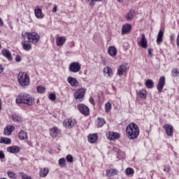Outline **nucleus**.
<instances>
[{
    "label": "nucleus",
    "instance_id": "680f3d73",
    "mask_svg": "<svg viewBox=\"0 0 179 179\" xmlns=\"http://www.w3.org/2000/svg\"><path fill=\"white\" fill-rule=\"evenodd\" d=\"M0 33H1V31H0Z\"/></svg>",
    "mask_w": 179,
    "mask_h": 179
},
{
    "label": "nucleus",
    "instance_id": "3c124183",
    "mask_svg": "<svg viewBox=\"0 0 179 179\" xmlns=\"http://www.w3.org/2000/svg\"><path fill=\"white\" fill-rule=\"evenodd\" d=\"M86 2H90V5H93V2L94 0H85Z\"/></svg>",
    "mask_w": 179,
    "mask_h": 179
},
{
    "label": "nucleus",
    "instance_id": "49530a36",
    "mask_svg": "<svg viewBox=\"0 0 179 179\" xmlns=\"http://www.w3.org/2000/svg\"><path fill=\"white\" fill-rule=\"evenodd\" d=\"M164 171H165L166 173H169L170 171V166H165V168L164 169Z\"/></svg>",
    "mask_w": 179,
    "mask_h": 179
},
{
    "label": "nucleus",
    "instance_id": "6e6d98bb",
    "mask_svg": "<svg viewBox=\"0 0 179 179\" xmlns=\"http://www.w3.org/2000/svg\"><path fill=\"white\" fill-rule=\"evenodd\" d=\"M2 110V101L0 99V111Z\"/></svg>",
    "mask_w": 179,
    "mask_h": 179
},
{
    "label": "nucleus",
    "instance_id": "f3484780",
    "mask_svg": "<svg viewBox=\"0 0 179 179\" xmlns=\"http://www.w3.org/2000/svg\"><path fill=\"white\" fill-rule=\"evenodd\" d=\"M66 41V38L64 36H59L56 39V44L58 47H62L65 42Z\"/></svg>",
    "mask_w": 179,
    "mask_h": 179
},
{
    "label": "nucleus",
    "instance_id": "58836bf2",
    "mask_svg": "<svg viewBox=\"0 0 179 179\" xmlns=\"http://www.w3.org/2000/svg\"><path fill=\"white\" fill-rule=\"evenodd\" d=\"M65 158H61L59 159V165L60 166V167H65Z\"/></svg>",
    "mask_w": 179,
    "mask_h": 179
},
{
    "label": "nucleus",
    "instance_id": "7ed1b4c3",
    "mask_svg": "<svg viewBox=\"0 0 179 179\" xmlns=\"http://www.w3.org/2000/svg\"><path fill=\"white\" fill-rule=\"evenodd\" d=\"M17 80L22 87H26L30 85V77L26 72H20L17 76Z\"/></svg>",
    "mask_w": 179,
    "mask_h": 179
},
{
    "label": "nucleus",
    "instance_id": "393cba45",
    "mask_svg": "<svg viewBox=\"0 0 179 179\" xmlns=\"http://www.w3.org/2000/svg\"><path fill=\"white\" fill-rule=\"evenodd\" d=\"M18 138L20 141H24V139H27V133L23 130H21L18 134Z\"/></svg>",
    "mask_w": 179,
    "mask_h": 179
},
{
    "label": "nucleus",
    "instance_id": "aec40b11",
    "mask_svg": "<svg viewBox=\"0 0 179 179\" xmlns=\"http://www.w3.org/2000/svg\"><path fill=\"white\" fill-rule=\"evenodd\" d=\"M99 139V136L97 134H90L88 136V142L90 143H96V141Z\"/></svg>",
    "mask_w": 179,
    "mask_h": 179
},
{
    "label": "nucleus",
    "instance_id": "a878e982",
    "mask_svg": "<svg viewBox=\"0 0 179 179\" xmlns=\"http://www.w3.org/2000/svg\"><path fill=\"white\" fill-rule=\"evenodd\" d=\"M22 46L24 51H30L31 49V45L27 42H22Z\"/></svg>",
    "mask_w": 179,
    "mask_h": 179
},
{
    "label": "nucleus",
    "instance_id": "de8ad7c7",
    "mask_svg": "<svg viewBox=\"0 0 179 179\" xmlns=\"http://www.w3.org/2000/svg\"><path fill=\"white\" fill-rule=\"evenodd\" d=\"M90 103L94 106L96 103H94V99L92 97L90 98Z\"/></svg>",
    "mask_w": 179,
    "mask_h": 179
},
{
    "label": "nucleus",
    "instance_id": "052dcab7",
    "mask_svg": "<svg viewBox=\"0 0 179 179\" xmlns=\"http://www.w3.org/2000/svg\"><path fill=\"white\" fill-rule=\"evenodd\" d=\"M0 179H6V178H0Z\"/></svg>",
    "mask_w": 179,
    "mask_h": 179
},
{
    "label": "nucleus",
    "instance_id": "8fccbe9b",
    "mask_svg": "<svg viewBox=\"0 0 179 179\" xmlns=\"http://www.w3.org/2000/svg\"><path fill=\"white\" fill-rule=\"evenodd\" d=\"M148 55L150 57H153V54H152V49H148Z\"/></svg>",
    "mask_w": 179,
    "mask_h": 179
},
{
    "label": "nucleus",
    "instance_id": "dca6fc26",
    "mask_svg": "<svg viewBox=\"0 0 179 179\" xmlns=\"http://www.w3.org/2000/svg\"><path fill=\"white\" fill-rule=\"evenodd\" d=\"M131 29H132V26L131 24H126L122 26V34H129V31H131Z\"/></svg>",
    "mask_w": 179,
    "mask_h": 179
},
{
    "label": "nucleus",
    "instance_id": "4be33fe9",
    "mask_svg": "<svg viewBox=\"0 0 179 179\" xmlns=\"http://www.w3.org/2000/svg\"><path fill=\"white\" fill-rule=\"evenodd\" d=\"M164 36V32L162 30H160L158 33L157 37V44H162L163 42V36Z\"/></svg>",
    "mask_w": 179,
    "mask_h": 179
},
{
    "label": "nucleus",
    "instance_id": "6ab92c4d",
    "mask_svg": "<svg viewBox=\"0 0 179 179\" xmlns=\"http://www.w3.org/2000/svg\"><path fill=\"white\" fill-rule=\"evenodd\" d=\"M1 54L3 57H6L8 61H12V54L8 49H3L1 50Z\"/></svg>",
    "mask_w": 179,
    "mask_h": 179
},
{
    "label": "nucleus",
    "instance_id": "79ce46f5",
    "mask_svg": "<svg viewBox=\"0 0 179 179\" xmlns=\"http://www.w3.org/2000/svg\"><path fill=\"white\" fill-rule=\"evenodd\" d=\"M172 75L173 76H179V71L177 69H173L172 71Z\"/></svg>",
    "mask_w": 179,
    "mask_h": 179
},
{
    "label": "nucleus",
    "instance_id": "a18cd8bd",
    "mask_svg": "<svg viewBox=\"0 0 179 179\" xmlns=\"http://www.w3.org/2000/svg\"><path fill=\"white\" fill-rule=\"evenodd\" d=\"M15 61L16 62H20V61H22V57L19 55H17L15 57Z\"/></svg>",
    "mask_w": 179,
    "mask_h": 179
},
{
    "label": "nucleus",
    "instance_id": "2eb2a0df",
    "mask_svg": "<svg viewBox=\"0 0 179 179\" xmlns=\"http://www.w3.org/2000/svg\"><path fill=\"white\" fill-rule=\"evenodd\" d=\"M67 82L69 83V85H71V86H72V87H76L78 86V85H79V81H78L76 78L71 76L67 78Z\"/></svg>",
    "mask_w": 179,
    "mask_h": 179
},
{
    "label": "nucleus",
    "instance_id": "bb28decb",
    "mask_svg": "<svg viewBox=\"0 0 179 179\" xmlns=\"http://www.w3.org/2000/svg\"><path fill=\"white\" fill-rule=\"evenodd\" d=\"M103 73H106L107 75H108V76L110 77L113 76V69H111L110 66H106L103 68Z\"/></svg>",
    "mask_w": 179,
    "mask_h": 179
},
{
    "label": "nucleus",
    "instance_id": "b1692460",
    "mask_svg": "<svg viewBox=\"0 0 179 179\" xmlns=\"http://www.w3.org/2000/svg\"><path fill=\"white\" fill-rule=\"evenodd\" d=\"M117 169H110L106 171V176L107 177H113L114 176H117Z\"/></svg>",
    "mask_w": 179,
    "mask_h": 179
},
{
    "label": "nucleus",
    "instance_id": "bf43d9fd",
    "mask_svg": "<svg viewBox=\"0 0 179 179\" xmlns=\"http://www.w3.org/2000/svg\"><path fill=\"white\" fill-rule=\"evenodd\" d=\"M1 48H2V46H1V44H0V50H1Z\"/></svg>",
    "mask_w": 179,
    "mask_h": 179
},
{
    "label": "nucleus",
    "instance_id": "603ef678",
    "mask_svg": "<svg viewBox=\"0 0 179 179\" xmlns=\"http://www.w3.org/2000/svg\"><path fill=\"white\" fill-rule=\"evenodd\" d=\"M3 72V67H2V65H0V73H2Z\"/></svg>",
    "mask_w": 179,
    "mask_h": 179
},
{
    "label": "nucleus",
    "instance_id": "5701e85b",
    "mask_svg": "<svg viewBox=\"0 0 179 179\" xmlns=\"http://www.w3.org/2000/svg\"><path fill=\"white\" fill-rule=\"evenodd\" d=\"M108 52L110 57H115L117 55V48L115 46H110L108 49Z\"/></svg>",
    "mask_w": 179,
    "mask_h": 179
},
{
    "label": "nucleus",
    "instance_id": "72a5a7b5",
    "mask_svg": "<svg viewBox=\"0 0 179 179\" xmlns=\"http://www.w3.org/2000/svg\"><path fill=\"white\" fill-rule=\"evenodd\" d=\"M125 173L126 175L131 176V177H132V176H134L135 173V171H134V169L132 168H127L125 170Z\"/></svg>",
    "mask_w": 179,
    "mask_h": 179
},
{
    "label": "nucleus",
    "instance_id": "09e8293b",
    "mask_svg": "<svg viewBox=\"0 0 179 179\" xmlns=\"http://www.w3.org/2000/svg\"><path fill=\"white\" fill-rule=\"evenodd\" d=\"M176 45L178 48H179V34H178L177 38H176Z\"/></svg>",
    "mask_w": 179,
    "mask_h": 179
},
{
    "label": "nucleus",
    "instance_id": "f704fd0d",
    "mask_svg": "<svg viewBox=\"0 0 179 179\" xmlns=\"http://www.w3.org/2000/svg\"><path fill=\"white\" fill-rule=\"evenodd\" d=\"M12 118L14 122H22V117L17 115H13Z\"/></svg>",
    "mask_w": 179,
    "mask_h": 179
},
{
    "label": "nucleus",
    "instance_id": "4d7b16f0",
    "mask_svg": "<svg viewBox=\"0 0 179 179\" xmlns=\"http://www.w3.org/2000/svg\"><path fill=\"white\" fill-rule=\"evenodd\" d=\"M117 2H124V0H117Z\"/></svg>",
    "mask_w": 179,
    "mask_h": 179
},
{
    "label": "nucleus",
    "instance_id": "0eeeda50",
    "mask_svg": "<svg viewBox=\"0 0 179 179\" xmlns=\"http://www.w3.org/2000/svg\"><path fill=\"white\" fill-rule=\"evenodd\" d=\"M165 85H166V78L164 76L160 77L158 81V84L157 85V89L159 93H162V92L163 91V87H164Z\"/></svg>",
    "mask_w": 179,
    "mask_h": 179
},
{
    "label": "nucleus",
    "instance_id": "f8f14e48",
    "mask_svg": "<svg viewBox=\"0 0 179 179\" xmlns=\"http://www.w3.org/2000/svg\"><path fill=\"white\" fill-rule=\"evenodd\" d=\"M34 13H35V16H36V17H37V19H43V17H44V14L43 13L41 8L38 6H37L35 8Z\"/></svg>",
    "mask_w": 179,
    "mask_h": 179
},
{
    "label": "nucleus",
    "instance_id": "7c9ffc66",
    "mask_svg": "<svg viewBox=\"0 0 179 179\" xmlns=\"http://www.w3.org/2000/svg\"><path fill=\"white\" fill-rule=\"evenodd\" d=\"M48 168H44V169H41L40 171V177H47V174H48Z\"/></svg>",
    "mask_w": 179,
    "mask_h": 179
},
{
    "label": "nucleus",
    "instance_id": "423d86ee",
    "mask_svg": "<svg viewBox=\"0 0 179 179\" xmlns=\"http://www.w3.org/2000/svg\"><path fill=\"white\" fill-rule=\"evenodd\" d=\"M78 108L81 114H83L85 117H87V115L90 114V109H89V107L83 103L78 105Z\"/></svg>",
    "mask_w": 179,
    "mask_h": 179
},
{
    "label": "nucleus",
    "instance_id": "a211bd4d",
    "mask_svg": "<svg viewBox=\"0 0 179 179\" xmlns=\"http://www.w3.org/2000/svg\"><path fill=\"white\" fill-rule=\"evenodd\" d=\"M13 131H15V126L8 125L6 127V129H4L3 134L8 136L12 135Z\"/></svg>",
    "mask_w": 179,
    "mask_h": 179
},
{
    "label": "nucleus",
    "instance_id": "c85d7f7f",
    "mask_svg": "<svg viewBox=\"0 0 179 179\" xmlns=\"http://www.w3.org/2000/svg\"><path fill=\"white\" fill-rule=\"evenodd\" d=\"M50 135L52 138H56L58 135V129L57 127H52L50 129Z\"/></svg>",
    "mask_w": 179,
    "mask_h": 179
},
{
    "label": "nucleus",
    "instance_id": "a19ab883",
    "mask_svg": "<svg viewBox=\"0 0 179 179\" xmlns=\"http://www.w3.org/2000/svg\"><path fill=\"white\" fill-rule=\"evenodd\" d=\"M106 112L108 113L111 110V103L110 102H108L105 105Z\"/></svg>",
    "mask_w": 179,
    "mask_h": 179
},
{
    "label": "nucleus",
    "instance_id": "39448f33",
    "mask_svg": "<svg viewBox=\"0 0 179 179\" xmlns=\"http://www.w3.org/2000/svg\"><path fill=\"white\" fill-rule=\"evenodd\" d=\"M69 69L70 72H73V73H77V72H79L80 71V64L78 62H72L69 67Z\"/></svg>",
    "mask_w": 179,
    "mask_h": 179
},
{
    "label": "nucleus",
    "instance_id": "c9c22d12",
    "mask_svg": "<svg viewBox=\"0 0 179 179\" xmlns=\"http://www.w3.org/2000/svg\"><path fill=\"white\" fill-rule=\"evenodd\" d=\"M7 175L8 176L9 178L10 179H17V175L16 173L12 172V171H8Z\"/></svg>",
    "mask_w": 179,
    "mask_h": 179
},
{
    "label": "nucleus",
    "instance_id": "20e7f679",
    "mask_svg": "<svg viewBox=\"0 0 179 179\" xmlns=\"http://www.w3.org/2000/svg\"><path fill=\"white\" fill-rule=\"evenodd\" d=\"M25 36L29 43H31L32 44H36V43L40 41V35L36 32H26Z\"/></svg>",
    "mask_w": 179,
    "mask_h": 179
},
{
    "label": "nucleus",
    "instance_id": "ea45409f",
    "mask_svg": "<svg viewBox=\"0 0 179 179\" xmlns=\"http://www.w3.org/2000/svg\"><path fill=\"white\" fill-rule=\"evenodd\" d=\"M66 162H68L69 163H73V157H72V155H68L66 157Z\"/></svg>",
    "mask_w": 179,
    "mask_h": 179
},
{
    "label": "nucleus",
    "instance_id": "e433bc0d",
    "mask_svg": "<svg viewBox=\"0 0 179 179\" xmlns=\"http://www.w3.org/2000/svg\"><path fill=\"white\" fill-rule=\"evenodd\" d=\"M11 142L12 141L8 138H1L0 141V143H4L5 145H9Z\"/></svg>",
    "mask_w": 179,
    "mask_h": 179
},
{
    "label": "nucleus",
    "instance_id": "5fc2aeb1",
    "mask_svg": "<svg viewBox=\"0 0 179 179\" xmlns=\"http://www.w3.org/2000/svg\"><path fill=\"white\" fill-rule=\"evenodd\" d=\"M52 12H57V6L53 8Z\"/></svg>",
    "mask_w": 179,
    "mask_h": 179
},
{
    "label": "nucleus",
    "instance_id": "9b49d317",
    "mask_svg": "<svg viewBox=\"0 0 179 179\" xmlns=\"http://www.w3.org/2000/svg\"><path fill=\"white\" fill-rule=\"evenodd\" d=\"M106 136L109 141H116L117 139H120V134L113 131L109 132V134H106Z\"/></svg>",
    "mask_w": 179,
    "mask_h": 179
},
{
    "label": "nucleus",
    "instance_id": "412c9836",
    "mask_svg": "<svg viewBox=\"0 0 179 179\" xmlns=\"http://www.w3.org/2000/svg\"><path fill=\"white\" fill-rule=\"evenodd\" d=\"M7 152L9 153H19L20 148L19 146H10L7 148Z\"/></svg>",
    "mask_w": 179,
    "mask_h": 179
},
{
    "label": "nucleus",
    "instance_id": "2f4dec72",
    "mask_svg": "<svg viewBox=\"0 0 179 179\" xmlns=\"http://www.w3.org/2000/svg\"><path fill=\"white\" fill-rule=\"evenodd\" d=\"M145 86L148 87V89H153L155 86V83H153V80H148L145 82Z\"/></svg>",
    "mask_w": 179,
    "mask_h": 179
},
{
    "label": "nucleus",
    "instance_id": "f03ea898",
    "mask_svg": "<svg viewBox=\"0 0 179 179\" xmlns=\"http://www.w3.org/2000/svg\"><path fill=\"white\" fill-rule=\"evenodd\" d=\"M17 104H27L33 106L34 104V98L30 94H20L15 99Z\"/></svg>",
    "mask_w": 179,
    "mask_h": 179
},
{
    "label": "nucleus",
    "instance_id": "4468645a",
    "mask_svg": "<svg viewBox=\"0 0 179 179\" xmlns=\"http://www.w3.org/2000/svg\"><path fill=\"white\" fill-rule=\"evenodd\" d=\"M139 45L143 48H148V40L145 36V34H141V38L140 43H138Z\"/></svg>",
    "mask_w": 179,
    "mask_h": 179
},
{
    "label": "nucleus",
    "instance_id": "6e6552de",
    "mask_svg": "<svg viewBox=\"0 0 179 179\" xmlns=\"http://www.w3.org/2000/svg\"><path fill=\"white\" fill-rule=\"evenodd\" d=\"M129 69V67L128 66V64L123 63L117 69V73L120 76H121L124 73L127 72V71H128Z\"/></svg>",
    "mask_w": 179,
    "mask_h": 179
},
{
    "label": "nucleus",
    "instance_id": "cd10ccee",
    "mask_svg": "<svg viewBox=\"0 0 179 179\" xmlns=\"http://www.w3.org/2000/svg\"><path fill=\"white\" fill-rule=\"evenodd\" d=\"M134 16H135V10H130L126 15V19L127 20H132L134 19Z\"/></svg>",
    "mask_w": 179,
    "mask_h": 179
},
{
    "label": "nucleus",
    "instance_id": "473e14b6",
    "mask_svg": "<svg viewBox=\"0 0 179 179\" xmlns=\"http://www.w3.org/2000/svg\"><path fill=\"white\" fill-rule=\"evenodd\" d=\"M146 90H141L138 91V97L140 99H146Z\"/></svg>",
    "mask_w": 179,
    "mask_h": 179
},
{
    "label": "nucleus",
    "instance_id": "ddd939ff",
    "mask_svg": "<svg viewBox=\"0 0 179 179\" xmlns=\"http://www.w3.org/2000/svg\"><path fill=\"white\" fill-rule=\"evenodd\" d=\"M75 122H73L72 120V119H66L63 122V125L64 127H65V128H69L71 129V128H73V127L75 126Z\"/></svg>",
    "mask_w": 179,
    "mask_h": 179
},
{
    "label": "nucleus",
    "instance_id": "1a4fd4ad",
    "mask_svg": "<svg viewBox=\"0 0 179 179\" xmlns=\"http://www.w3.org/2000/svg\"><path fill=\"white\" fill-rule=\"evenodd\" d=\"M85 93H86L85 89H80L75 94L74 96L76 100H80V99H83L85 97Z\"/></svg>",
    "mask_w": 179,
    "mask_h": 179
},
{
    "label": "nucleus",
    "instance_id": "9d476101",
    "mask_svg": "<svg viewBox=\"0 0 179 179\" xmlns=\"http://www.w3.org/2000/svg\"><path fill=\"white\" fill-rule=\"evenodd\" d=\"M164 129H165L168 136H173V132H174V128L171 124H166L164 125Z\"/></svg>",
    "mask_w": 179,
    "mask_h": 179
},
{
    "label": "nucleus",
    "instance_id": "37998d69",
    "mask_svg": "<svg viewBox=\"0 0 179 179\" xmlns=\"http://www.w3.org/2000/svg\"><path fill=\"white\" fill-rule=\"evenodd\" d=\"M49 99H50V100H52V101H54V100H55V99H57V96H56L55 94H50L49 95Z\"/></svg>",
    "mask_w": 179,
    "mask_h": 179
},
{
    "label": "nucleus",
    "instance_id": "c756f323",
    "mask_svg": "<svg viewBox=\"0 0 179 179\" xmlns=\"http://www.w3.org/2000/svg\"><path fill=\"white\" fill-rule=\"evenodd\" d=\"M106 124V120H104L103 118L99 117L97 119L96 126L98 128H101Z\"/></svg>",
    "mask_w": 179,
    "mask_h": 179
},
{
    "label": "nucleus",
    "instance_id": "4c0bfd02",
    "mask_svg": "<svg viewBox=\"0 0 179 179\" xmlns=\"http://www.w3.org/2000/svg\"><path fill=\"white\" fill-rule=\"evenodd\" d=\"M37 92L38 93H40L41 94H43L44 92H45V88L41 85L37 87Z\"/></svg>",
    "mask_w": 179,
    "mask_h": 179
},
{
    "label": "nucleus",
    "instance_id": "c03bdc74",
    "mask_svg": "<svg viewBox=\"0 0 179 179\" xmlns=\"http://www.w3.org/2000/svg\"><path fill=\"white\" fill-rule=\"evenodd\" d=\"M0 159H5V153H3V151L2 150L0 151Z\"/></svg>",
    "mask_w": 179,
    "mask_h": 179
},
{
    "label": "nucleus",
    "instance_id": "864d4df0",
    "mask_svg": "<svg viewBox=\"0 0 179 179\" xmlns=\"http://www.w3.org/2000/svg\"><path fill=\"white\" fill-rule=\"evenodd\" d=\"M0 26H3V21L2 20V18L0 17Z\"/></svg>",
    "mask_w": 179,
    "mask_h": 179
},
{
    "label": "nucleus",
    "instance_id": "f257e3e1",
    "mask_svg": "<svg viewBox=\"0 0 179 179\" xmlns=\"http://www.w3.org/2000/svg\"><path fill=\"white\" fill-rule=\"evenodd\" d=\"M126 133L127 138L134 140L139 136V127L135 123H130L127 126Z\"/></svg>",
    "mask_w": 179,
    "mask_h": 179
},
{
    "label": "nucleus",
    "instance_id": "13d9d810",
    "mask_svg": "<svg viewBox=\"0 0 179 179\" xmlns=\"http://www.w3.org/2000/svg\"><path fill=\"white\" fill-rule=\"evenodd\" d=\"M94 1H95V2H99V1H100L101 0H94Z\"/></svg>",
    "mask_w": 179,
    "mask_h": 179
}]
</instances>
